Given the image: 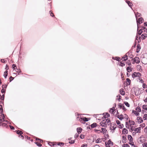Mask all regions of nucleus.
Wrapping results in <instances>:
<instances>
[{"instance_id":"1","label":"nucleus","mask_w":147,"mask_h":147,"mask_svg":"<svg viewBox=\"0 0 147 147\" xmlns=\"http://www.w3.org/2000/svg\"><path fill=\"white\" fill-rule=\"evenodd\" d=\"M2 119H0V126H1L3 127H8L7 125L5 123H3L2 122L3 121H4V118L5 117V116L4 114H2Z\"/></svg>"},{"instance_id":"2","label":"nucleus","mask_w":147,"mask_h":147,"mask_svg":"<svg viewBox=\"0 0 147 147\" xmlns=\"http://www.w3.org/2000/svg\"><path fill=\"white\" fill-rule=\"evenodd\" d=\"M144 21V19L142 17H140L139 18L138 20L137 19L136 20L138 29L139 24H141Z\"/></svg>"},{"instance_id":"3","label":"nucleus","mask_w":147,"mask_h":147,"mask_svg":"<svg viewBox=\"0 0 147 147\" xmlns=\"http://www.w3.org/2000/svg\"><path fill=\"white\" fill-rule=\"evenodd\" d=\"M141 76V74L139 72H134L132 74V76L133 78L136 77H140Z\"/></svg>"},{"instance_id":"4","label":"nucleus","mask_w":147,"mask_h":147,"mask_svg":"<svg viewBox=\"0 0 147 147\" xmlns=\"http://www.w3.org/2000/svg\"><path fill=\"white\" fill-rule=\"evenodd\" d=\"M100 124L101 126L105 127H107V124L106 122H105V120H103L100 123Z\"/></svg>"},{"instance_id":"5","label":"nucleus","mask_w":147,"mask_h":147,"mask_svg":"<svg viewBox=\"0 0 147 147\" xmlns=\"http://www.w3.org/2000/svg\"><path fill=\"white\" fill-rule=\"evenodd\" d=\"M137 119L138 123H140L143 121L142 119L140 117H138Z\"/></svg>"},{"instance_id":"6","label":"nucleus","mask_w":147,"mask_h":147,"mask_svg":"<svg viewBox=\"0 0 147 147\" xmlns=\"http://www.w3.org/2000/svg\"><path fill=\"white\" fill-rule=\"evenodd\" d=\"M134 62H136L137 64L139 63L140 62V58L137 57H135L134 58Z\"/></svg>"},{"instance_id":"7","label":"nucleus","mask_w":147,"mask_h":147,"mask_svg":"<svg viewBox=\"0 0 147 147\" xmlns=\"http://www.w3.org/2000/svg\"><path fill=\"white\" fill-rule=\"evenodd\" d=\"M136 39L135 40V42L136 43L137 42H138V43H139L141 42V39L140 38H142V39H145V37H136Z\"/></svg>"},{"instance_id":"8","label":"nucleus","mask_w":147,"mask_h":147,"mask_svg":"<svg viewBox=\"0 0 147 147\" xmlns=\"http://www.w3.org/2000/svg\"><path fill=\"white\" fill-rule=\"evenodd\" d=\"M142 62L144 64H146L147 63V58L144 57L143 58L142 60Z\"/></svg>"},{"instance_id":"9","label":"nucleus","mask_w":147,"mask_h":147,"mask_svg":"<svg viewBox=\"0 0 147 147\" xmlns=\"http://www.w3.org/2000/svg\"><path fill=\"white\" fill-rule=\"evenodd\" d=\"M127 4L129 6L131 9H133L131 7V6L133 4L131 2L129 1H127V0H125Z\"/></svg>"},{"instance_id":"10","label":"nucleus","mask_w":147,"mask_h":147,"mask_svg":"<svg viewBox=\"0 0 147 147\" xmlns=\"http://www.w3.org/2000/svg\"><path fill=\"white\" fill-rule=\"evenodd\" d=\"M126 55H127L130 58H132L133 57V55H132V53L131 52H128Z\"/></svg>"},{"instance_id":"11","label":"nucleus","mask_w":147,"mask_h":147,"mask_svg":"<svg viewBox=\"0 0 147 147\" xmlns=\"http://www.w3.org/2000/svg\"><path fill=\"white\" fill-rule=\"evenodd\" d=\"M119 91L121 95H124L125 94V92L124 91V90L123 88L121 89Z\"/></svg>"},{"instance_id":"12","label":"nucleus","mask_w":147,"mask_h":147,"mask_svg":"<svg viewBox=\"0 0 147 147\" xmlns=\"http://www.w3.org/2000/svg\"><path fill=\"white\" fill-rule=\"evenodd\" d=\"M136 68L137 70L138 71H141L142 70L141 66L139 65H137L136 66Z\"/></svg>"},{"instance_id":"13","label":"nucleus","mask_w":147,"mask_h":147,"mask_svg":"<svg viewBox=\"0 0 147 147\" xmlns=\"http://www.w3.org/2000/svg\"><path fill=\"white\" fill-rule=\"evenodd\" d=\"M106 143L107 144H108L110 146H112L113 145V142L110 140H109L108 142H106Z\"/></svg>"},{"instance_id":"14","label":"nucleus","mask_w":147,"mask_h":147,"mask_svg":"<svg viewBox=\"0 0 147 147\" xmlns=\"http://www.w3.org/2000/svg\"><path fill=\"white\" fill-rule=\"evenodd\" d=\"M82 129L80 127H78L77 129V131L78 134H80L82 131Z\"/></svg>"},{"instance_id":"15","label":"nucleus","mask_w":147,"mask_h":147,"mask_svg":"<svg viewBox=\"0 0 147 147\" xmlns=\"http://www.w3.org/2000/svg\"><path fill=\"white\" fill-rule=\"evenodd\" d=\"M141 130V127H139L138 128H135L134 130L137 133H140V131Z\"/></svg>"},{"instance_id":"16","label":"nucleus","mask_w":147,"mask_h":147,"mask_svg":"<svg viewBox=\"0 0 147 147\" xmlns=\"http://www.w3.org/2000/svg\"><path fill=\"white\" fill-rule=\"evenodd\" d=\"M105 122L107 123V124L108 125H109L111 124V121L109 119H107L105 120Z\"/></svg>"},{"instance_id":"17","label":"nucleus","mask_w":147,"mask_h":147,"mask_svg":"<svg viewBox=\"0 0 147 147\" xmlns=\"http://www.w3.org/2000/svg\"><path fill=\"white\" fill-rule=\"evenodd\" d=\"M135 16H136V19L137 20V18L138 17L141 16V13H140L137 12L136 14H135Z\"/></svg>"},{"instance_id":"18","label":"nucleus","mask_w":147,"mask_h":147,"mask_svg":"<svg viewBox=\"0 0 147 147\" xmlns=\"http://www.w3.org/2000/svg\"><path fill=\"white\" fill-rule=\"evenodd\" d=\"M116 125L115 124V125H113V126H112V125L110 127V129L111 130H114L115 129L116 127Z\"/></svg>"},{"instance_id":"19","label":"nucleus","mask_w":147,"mask_h":147,"mask_svg":"<svg viewBox=\"0 0 147 147\" xmlns=\"http://www.w3.org/2000/svg\"><path fill=\"white\" fill-rule=\"evenodd\" d=\"M126 138L125 136H122V142L124 143H126Z\"/></svg>"},{"instance_id":"20","label":"nucleus","mask_w":147,"mask_h":147,"mask_svg":"<svg viewBox=\"0 0 147 147\" xmlns=\"http://www.w3.org/2000/svg\"><path fill=\"white\" fill-rule=\"evenodd\" d=\"M132 113H134L135 115L136 116H138L140 114L139 113H138L137 111H135L133 110L132 112Z\"/></svg>"},{"instance_id":"21","label":"nucleus","mask_w":147,"mask_h":147,"mask_svg":"<svg viewBox=\"0 0 147 147\" xmlns=\"http://www.w3.org/2000/svg\"><path fill=\"white\" fill-rule=\"evenodd\" d=\"M102 131H101V133L103 132L104 133H106L107 130L106 128H102Z\"/></svg>"},{"instance_id":"22","label":"nucleus","mask_w":147,"mask_h":147,"mask_svg":"<svg viewBox=\"0 0 147 147\" xmlns=\"http://www.w3.org/2000/svg\"><path fill=\"white\" fill-rule=\"evenodd\" d=\"M128 139L130 141H132L133 139L132 136L130 135H128L127 136Z\"/></svg>"},{"instance_id":"23","label":"nucleus","mask_w":147,"mask_h":147,"mask_svg":"<svg viewBox=\"0 0 147 147\" xmlns=\"http://www.w3.org/2000/svg\"><path fill=\"white\" fill-rule=\"evenodd\" d=\"M123 115H118V118L120 120H122L123 118Z\"/></svg>"},{"instance_id":"24","label":"nucleus","mask_w":147,"mask_h":147,"mask_svg":"<svg viewBox=\"0 0 147 147\" xmlns=\"http://www.w3.org/2000/svg\"><path fill=\"white\" fill-rule=\"evenodd\" d=\"M97 126L96 123H94L90 125L91 127L92 128H94L95 127H96Z\"/></svg>"},{"instance_id":"25","label":"nucleus","mask_w":147,"mask_h":147,"mask_svg":"<svg viewBox=\"0 0 147 147\" xmlns=\"http://www.w3.org/2000/svg\"><path fill=\"white\" fill-rule=\"evenodd\" d=\"M115 111V108L114 107H112V108L110 109L109 112L111 113H113Z\"/></svg>"},{"instance_id":"26","label":"nucleus","mask_w":147,"mask_h":147,"mask_svg":"<svg viewBox=\"0 0 147 147\" xmlns=\"http://www.w3.org/2000/svg\"><path fill=\"white\" fill-rule=\"evenodd\" d=\"M82 118L80 117L79 116L77 117V120L78 121H80L81 123H82Z\"/></svg>"},{"instance_id":"27","label":"nucleus","mask_w":147,"mask_h":147,"mask_svg":"<svg viewBox=\"0 0 147 147\" xmlns=\"http://www.w3.org/2000/svg\"><path fill=\"white\" fill-rule=\"evenodd\" d=\"M127 130L126 129H125V128L123 129L122 131L123 133L124 134H127Z\"/></svg>"},{"instance_id":"28","label":"nucleus","mask_w":147,"mask_h":147,"mask_svg":"<svg viewBox=\"0 0 147 147\" xmlns=\"http://www.w3.org/2000/svg\"><path fill=\"white\" fill-rule=\"evenodd\" d=\"M89 118H87L86 117H83L82 118V123L84 121H88V119Z\"/></svg>"},{"instance_id":"29","label":"nucleus","mask_w":147,"mask_h":147,"mask_svg":"<svg viewBox=\"0 0 147 147\" xmlns=\"http://www.w3.org/2000/svg\"><path fill=\"white\" fill-rule=\"evenodd\" d=\"M7 72L8 71H6L4 72L3 75V76H4L5 78H6L7 76Z\"/></svg>"},{"instance_id":"30","label":"nucleus","mask_w":147,"mask_h":147,"mask_svg":"<svg viewBox=\"0 0 147 147\" xmlns=\"http://www.w3.org/2000/svg\"><path fill=\"white\" fill-rule=\"evenodd\" d=\"M141 49V47L139 45H138L137 46V49H136V52L138 53L140 51V50Z\"/></svg>"},{"instance_id":"31","label":"nucleus","mask_w":147,"mask_h":147,"mask_svg":"<svg viewBox=\"0 0 147 147\" xmlns=\"http://www.w3.org/2000/svg\"><path fill=\"white\" fill-rule=\"evenodd\" d=\"M129 123L130 125H134L135 124V123L134 121L130 120L129 121Z\"/></svg>"},{"instance_id":"32","label":"nucleus","mask_w":147,"mask_h":147,"mask_svg":"<svg viewBox=\"0 0 147 147\" xmlns=\"http://www.w3.org/2000/svg\"><path fill=\"white\" fill-rule=\"evenodd\" d=\"M123 60L124 61H126V60L127 59H128V55H126H126H125L123 57Z\"/></svg>"},{"instance_id":"33","label":"nucleus","mask_w":147,"mask_h":147,"mask_svg":"<svg viewBox=\"0 0 147 147\" xmlns=\"http://www.w3.org/2000/svg\"><path fill=\"white\" fill-rule=\"evenodd\" d=\"M143 32V31L142 30L140 29L137 32V34H138L139 36H140L141 34Z\"/></svg>"},{"instance_id":"34","label":"nucleus","mask_w":147,"mask_h":147,"mask_svg":"<svg viewBox=\"0 0 147 147\" xmlns=\"http://www.w3.org/2000/svg\"><path fill=\"white\" fill-rule=\"evenodd\" d=\"M95 142L96 143H98L101 142L102 141L100 138H98L96 140Z\"/></svg>"},{"instance_id":"35","label":"nucleus","mask_w":147,"mask_h":147,"mask_svg":"<svg viewBox=\"0 0 147 147\" xmlns=\"http://www.w3.org/2000/svg\"><path fill=\"white\" fill-rule=\"evenodd\" d=\"M136 110L138 112H140L141 111V110L140 107H138L136 108Z\"/></svg>"},{"instance_id":"36","label":"nucleus","mask_w":147,"mask_h":147,"mask_svg":"<svg viewBox=\"0 0 147 147\" xmlns=\"http://www.w3.org/2000/svg\"><path fill=\"white\" fill-rule=\"evenodd\" d=\"M3 86H2V89L1 90V93H3H3H5V90H6L4 88H3Z\"/></svg>"},{"instance_id":"37","label":"nucleus","mask_w":147,"mask_h":147,"mask_svg":"<svg viewBox=\"0 0 147 147\" xmlns=\"http://www.w3.org/2000/svg\"><path fill=\"white\" fill-rule=\"evenodd\" d=\"M126 81L127 82V84L129 85L131 82V81L130 80L129 78H127L126 79Z\"/></svg>"},{"instance_id":"38","label":"nucleus","mask_w":147,"mask_h":147,"mask_svg":"<svg viewBox=\"0 0 147 147\" xmlns=\"http://www.w3.org/2000/svg\"><path fill=\"white\" fill-rule=\"evenodd\" d=\"M127 72H129L131 71V68L130 67H128L127 68Z\"/></svg>"},{"instance_id":"39","label":"nucleus","mask_w":147,"mask_h":147,"mask_svg":"<svg viewBox=\"0 0 147 147\" xmlns=\"http://www.w3.org/2000/svg\"><path fill=\"white\" fill-rule=\"evenodd\" d=\"M142 108L143 109L147 110V105H143L142 106Z\"/></svg>"},{"instance_id":"40","label":"nucleus","mask_w":147,"mask_h":147,"mask_svg":"<svg viewBox=\"0 0 147 147\" xmlns=\"http://www.w3.org/2000/svg\"><path fill=\"white\" fill-rule=\"evenodd\" d=\"M110 116V115L108 113H106V115H105L104 116V118H108V117H109Z\"/></svg>"},{"instance_id":"41","label":"nucleus","mask_w":147,"mask_h":147,"mask_svg":"<svg viewBox=\"0 0 147 147\" xmlns=\"http://www.w3.org/2000/svg\"><path fill=\"white\" fill-rule=\"evenodd\" d=\"M49 13L50 14V16L53 17L55 16L54 15V14H53V12L51 11H49Z\"/></svg>"},{"instance_id":"42","label":"nucleus","mask_w":147,"mask_h":147,"mask_svg":"<svg viewBox=\"0 0 147 147\" xmlns=\"http://www.w3.org/2000/svg\"><path fill=\"white\" fill-rule=\"evenodd\" d=\"M16 133L17 134L20 135L23 134V132L22 131H20L19 130L17 131Z\"/></svg>"},{"instance_id":"43","label":"nucleus","mask_w":147,"mask_h":147,"mask_svg":"<svg viewBox=\"0 0 147 147\" xmlns=\"http://www.w3.org/2000/svg\"><path fill=\"white\" fill-rule=\"evenodd\" d=\"M141 30H142V31L143 30H144V32H145V30H146V32H147V29H146V27H142L141 28Z\"/></svg>"},{"instance_id":"44","label":"nucleus","mask_w":147,"mask_h":147,"mask_svg":"<svg viewBox=\"0 0 147 147\" xmlns=\"http://www.w3.org/2000/svg\"><path fill=\"white\" fill-rule=\"evenodd\" d=\"M143 119L144 120L147 119V114H144V115Z\"/></svg>"},{"instance_id":"45","label":"nucleus","mask_w":147,"mask_h":147,"mask_svg":"<svg viewBox=\"0 0 147 147\" xmlns=\"http://www.w3.org/2000/svg\"><path fill=\"white\" fill-rule=\"evenodd\" d=\"M16 71L18 73H19L21 72V71L20 69H17V68L16 69Z\"/></svg>"},{"instance_id":"46","label":"nucleus","mask_w":147,"mask_h":147,"mask_svg":"<svg viewBox=\"0 0 147 147\" xmlns=\"http://www.w3.org/2000/svg\"><path fill=\"white\" fill-rule=\"evenodd\" d=\"M122 147H130L127 144H124L122 145Z\"/></svg>"},{"instance_id":"47","label":"nucleus","mask_w":147,"mask_h":147,"mask_svg":"<svg viewBox=\"0 0 147 147\" xmlns=\"http://www.w3.org/2000/svg\"><path fill=\"white\" fill-rule=\"evenodd\" d=\"M2 112H3V111L2 106L1 105H0V113H2Z\"/></svg>"},{"instance_id":"48","label":"nucleus","mask_w":147,"mask_h":147,"mask_svg":"<svg viewBox=\"0 0 147 147\" xmlns=\"http://www.w3.org/2000/svg\"><path fill=\"white\" fill-rule=\"evenodd\" d=\"M124 103L126 106H127L128 107H129V105L128 102H124Z\"/></svg>"},{"instance_id":"49","label":"nucleus","mask_w":147,"mask_h":147,"mask_svg":"<svg viewBox=\"0 0 147 147\" xmlns=\"http://www.w3.org/2000/svg\"><path fill=\"white\" fill-rule=\"evenodd\" d=\"M75 140H71V141L69 142V143L71 144H73L75 142Z\"/></svg>"},{"instance_id":"50","label":"nucleus","mask_w":147,"mask_h":147,"mask_svg":"<svg viewBox=\"0 0 147 147\" xmlns=\"http://www.w3.org/2000/svg\"><path fill=\"white\" fill-rule=\"evenodd\" d=\"M140 37H147V34L146 33H143Z\"/></svg>"},{"instance_id":"51","label":"nucleus","mask_w":147,"mask_h":147,"mask_svg":"<svg viewBox=\"0 0 147 147\" xmlns=\"http://www.w3.org/2000/svg\"><path fill=\"white\" fill-rule=\"evenodd\" d=\"M12 67L14 69H16V68H17V67L16 66V65L14 64H13L12 65Z\"/></svg>"},{"instance_id":"52","label":"nucleus","mask_w":147,"mask_h":147,"mask_svg":"<svg viewBox=\"0 0 147 147\" xmlns=\"http://www.w3.org/2000/svg\"><path fill=\"white\" fill-rule=\"evenodd\" d=\"M35 144H36V145L39 147H40L42 146V144H41L38 143V142H35Z\"/></svg>"},{"instance_id":"53","label":"nucleus","mask_w":147,"mask_h":147,"mask_svg":"<svg viewBox=\"0 0 147 147\" xmlns=\"http://www.w3.org/2000/svg\"><path fill=\"white\" fill-rule=\"evenodd\" d=\"M120 125H119V128H122L123 127V124H119Z\"/></svg>"},{"instance_id":"54","label":"nucleus","mask_w":147,"mask_h":147,"mask_svg":"<svg viewBox=\"0 0 147 147\" xmlns=\"http://www.w3.org/2000/svg\"><path fill=\"white\" fill-rule=\"evenodd\" d=\"M123 106L121 103H119V108L120 109H121L123 107Z\"/></svg>"},{"instance_id":"55","label":"nucleus","mask_w":147,"mask_h":147,"mask_svg":"<svg viewBox=\"0 0 147 147\" xmlns=\"http://www.w3.org/2000/svg\"><path fill=\"white\" fill-rule=\"evenodd\" d=\"M95 131L98 133H101V131L99 130L95 129Z\"/></svg>"},{"instance_id":"56","label":"nucleus","mask_w":147,"mask_h":147,"mask_svg":"<svg viewBox=\"0 0 147 147\" xmlns=\"http://www.w3.org/2000/svg\"><path fill=\"white\" fill-rule=\"evenodd\" d=\"M143 87L144 88H146L147 87V86L146 84L143 83Z\"/></svg>"},{"instance_id":"57","label":"nucleus","mask_w":147,"mask_h":147,"mask_svg":"<svg viewBox=\"0 0 147 147\" xmlns=\"http://www.w3.org/2000/svg\"><path fill=\"white\" fill-rule=\"evenodd\" d=\"M143 147H147V143H144L143 144Z\"/></svg>"},{"instance_id":"58","label":"nucleus","mask_w":147,"mask_h":147,"mask_svg":"<svg viewBox=\"0 0 147 147\" xmlns=\"http://www.w3.org/2000/svg\"><path fill=\"white\" fill-rule=\"evenodd\" d=\"M79 135V134H78V133L76 134L74 136V138H77L78 137Z\"/></svg>"},{"instance_id":"59","label":"nucleus","mask_w":147,"mask_h":147,"mask_svg":"<svg viewBox=\"0 0 147 147\" xmlns=\"http://www.w3.org/2000/svg\"><path fill=\"white\" fill-rule=\"evenodd\" d=\"M80 138L82 139H84V135L82 134L80 136Z\"/></svg>"},{"instance_id":"60","label":"nucleus","mask_w":147,"mask_h":147,"mask_svg":"<svg viewBox=\"0 0 147 147\" xmlns=\"http://www.w3.org/2000/svg\"><path fill=\"white\" fill-rule=\"evenodd\" d=\"M120 65L121 66H124L125 64L123 63H122L121 62H120Z\"/></svg>"},{"instance_id":"61","label":"nucleus","mask_w":147,"mask_h":147,"mask_svg":"<svg viewBox=\"0 0 147 147\" xmlns=\"http://www.w3.org/2000/svg\"><path fill=\"white\" fill-rule=\"evenodd\" d=\"M14 78L12 77L11 76H10L9 78L10 82H11L12 80L14 79Z\"/></svg>"},{"instance_id":"62","label":"nucleus","mask_w":147,"mask_h":147,"mask_svg":"<svg viewBox=\"0 0 147 147\" xmlns=\"http://www.w3.org/2000/svg\"><path fill=\"white\" fill-rule=\"evenodd\" d=\"M81 147H87V145L86 144H84L82 145Z\"/></svg>"},{"instance_id":"63","label":"nucleus","mask_w":147,"mask_h":147,"mask_svg":"<svg viewBox=\"0 0 147 147\" xmlns=\"http://www.w3.org/2000/svg\"><path fill=\"white\" fill-rule=\"evenodd\" d=\"M139 80H140V82L142 83L143 82V81L142 80V79L141 78H140V77H139Z\"/></svg>"},{"instance_id":"64","label":"nucleus","mask_w":147,"mask_h":147,"mask_svg":"<svg viewBox=\"0 0 147 147\" xmlns=\"http://www.w3.org/2000/svg\"><path fill=\"white\" fill-rule=\"evenodd\" d=\"M105 144L106 146V147H110V146L108 144H107L106 143V142H105Z\"/></svg>"}]
</instances>
